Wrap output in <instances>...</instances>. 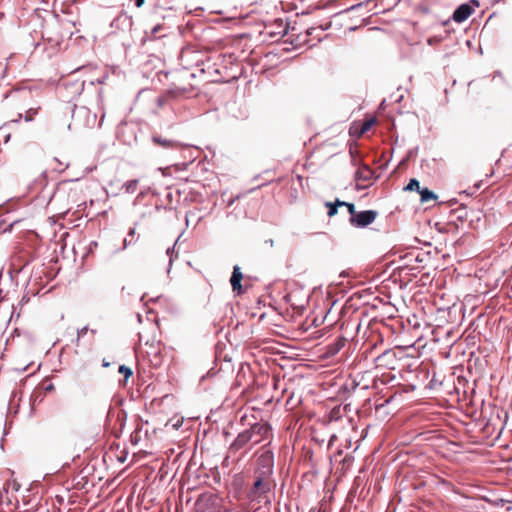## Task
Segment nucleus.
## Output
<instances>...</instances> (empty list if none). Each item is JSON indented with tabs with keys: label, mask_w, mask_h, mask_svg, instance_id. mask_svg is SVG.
I'll return each mask as SVG.
<instances>
[{
	"label": "nucleus",
	"mask_w": 512,
	"mask_h": 512,
	"mask_svg": "<svg viewBox=\"0 0 512 512\" xmlns=\"http://www.w3.org/2000/svg\"><path fill=\"white\" fill-rule=\"evenodd\" d=\"M36 114H37V109L31 108V109L27 110V112L24 116V120L26 122H31L34 119Z\"/></svg>",
	"instance_id": "nucleus-24"
},
{
	"label": "nucleus",
	"mask_w": 512,
	"mask_h": 512,
	"mask_svg": "<svg viewBox=\"0 0 512 512\" xmlns=\"http://www.w3.org/2000/svg\"><path fill=\"white\" fill-rule=\"evenodd\" d=\"M248 443H252L251 433L248 429L240 432L229 446V453H237L243 449Z\"/></svg>",
	"instance_id": "nucleus-11"
},
{
	"label": "nucleus",
	"mask_w": 512,
	"mask_h": 512,
	"mask_svg": "<svg viewBox=\"0 0 512 512\" xmlns=\"http://www.w3.org/2000/svg\"><path fill=\"white\" fill-rule=\"evenodd\" d=\"M90 332L95 335L96 334V330L95 329H91Z\"/></svg>",
	"instance_id": "nucleus-43"
},
{
	"label": "nucleus",
	"mask_w": 512,
	"mask_h": 512,
	"mask_svg": "<svg viewBox=\"0 0 512 512\" xmlns=\"http://www.w3.org/2000/svg\"><path fill=\"white\" fill-rule=\"evenodd\" d=\"M374 123H375V119L374 118H370V119L365 120L362 123V126H361V133L367 132L372 127V125Z\"/></svg>",
	"instance_id": "nucleus-22"
},
{
	"label": "nucleus",
	"mask_w": 512,
	"mask_h": 512,
	"mask_svg": "<svg viewBox=\"0 0 512 512\" xmlns=\"http://www.w3.org/2000/svg\"><path fill=\"white\" fill-rule=\"evenodd\" d=\"M316 28H310L307 30V35H312V32L315 31Z\"/></svg>",
	"instance_id": "nucleus-39"
},
{
	"label": "nucleus",
	"mask_w": 512,
	"mask_h": 512,
	"mask_svg": "<svg viewBox=\"0 0 512 512\" xmlns=\"http://www.w3.org/2000/svg\"><path fill=\"white\" fill-rule=\"evenodd\" d=\"M88 331L89 328L87 326L77 330L76 345H79L81 338L84 337Z\"/></svg>",
	"instance_id": "nucleus-23"
},
{
	"label": "nucleus",
	"mask_w": 512,
	"mask_h": 512,
	"mask_svg": "<svg viewBox=\"0 0 512 512\" xmlns=\"http://www.w3.org/2000/svg\"><path fill=\"white\" fill-rule=\"evenodd\" d=\"M151 141L154 145L168 151H179L184 148L180 142L168 139L159 134H153Z\"/></svg>",
	"instance_id": "nucleus-9"
},
{
	"label": "nucleus",
	"mask_w": 512,
	"mask_h": 512,
	"mask_svg": "<svg viewBox=\"0 0 512 512\" xmlns=\"http://www.w3.org/2000/svg\"><path fill=\"white\" fill-rule=\"evenodd\" d=\"M133 25L132 17L127 13H120L114 20L111 22V28H115L118 30H130Z\"/></svg>",
	"instance_id": "nucleus-12"
},
{
	"label": "nucleus",
	"mask_w": 512,
	"mask_h": 512,
	"mask_svg": "<svg viewBox=\"0 0 512 512\" xmlns=\"http://www.w3.org/2000/svg\"><path fill=\"white\" fill-rule=\"evenodd\" d=\"M138 240V237L136 236V229L135 227H132L129 229L127 237L123 240V246L119 249V251H123L127 249L132 244H135Z\"/></svg>",
	"instance_id": "nucleus-15"
},
{
	"label": "nucleus",
	"mask_w": 512,
	"mask_h": 512,
	"mask_svg": "<svg viewBox=\"0 0 512 512\" xmlns=\"http://www.w3.org/2000/svg\"><path fill=\"white\" fill-rule=\"evenodd\" d=\"M418 193L420 194L421 202L423 203L437 199V195L433 191L429 190L427 187L421 188L418 191Z\"/></svg>",
	"instance_id": "nucleus-16"
},
{
	"label": "nucleus",
	"mask_w": 512,
	"mask_h": 512,
	"mask_svg": "<svg viewBox=\"0 0 512 512\" xmlns=\"http://www.w3.org/2000/svg\"><path fill=\"white\" fill-rule=\"evenodd\" d=\"M162 29V26L161 25H156L152 31H151V36L152 37H156V34L158 31H160Z\"/></svg>",
	"instance_id": "nucleus-30"
},
{
	"label": "nucleus",
	"mask_w": 512,
	"mask_h": 512,
	"mask_svg": "<svg viewBox=\"0 0 512 512\" xmlns=\"http://www.w3.org/2000/svg\"><path fill=\"white\" fill-rule=\"evenodd\" d=\"M3 128H0V133L2 132Z\"/></svg>",
	"instance_id": "nucleus-44"
},
{
	"label": "nucleus",
	"mask_w": 512,
	"mask_h": 512,
	"mask_svg": "<svg viewBox=\"0 0 512 512\" xmlns=\"http://www.w3.org/2000/svg\"><path fill=\"white\" fill-rule=\"evenodd\" d=\"M347 202L345 201H341L340 199H336L334 204L337 206V207H341V206H345Z\"/></svg>",
	"instance_id": "nucleus-31"
},
{
	"label": "nucleus",
	"mask_w": 512,
	"mask_h": 512,
	"mask_svg": "<svg viewBox=\"0 0 512 512\" xmlns=\"http://www.w3.org/2000/svg\"><path fill=\"white\" fill-rule=\"evenodd\" d=\"M356 187H357L358 190H363V189L367 188L368 185H360V184L357 183Z\"/></svg>",
	"instance_id": "nucleus-38"
},
{
	"label": "nucleus",
	"mask_w": 512,
	"mask_h": 512,
	"mask_svg": "<svg viewBox=\"0 0 512 512\" xmlns=\"http://www.w3.org/2000/svg\"><path fill=\"white\" fill-rule=\"evenodd\" d=\"M44 390L46 392H51L54 390V385L52 383H49L47 386L44 387Z\"/></svg>",
	"instance_id": "nucleus-33"
},
{
	"label": "nucleus",
	"mask_w": 512,
	"mask_h": 512,
	"mask_svg": "<svg viewBox=\"0 0 512 512\" xmlns=\"http://www.w3.org/2000/svg\"><path fill=\"white\" fill-rule=\"evenodd\" d=\"M174 253H175V244L172 247H168L166 250V254L169 256V267L172 266L173 259H174ZM170 268H168L169 270Z\"/></svg>",
	"instance_id": "nucleus-26"
},
{
	"label": "nucleus",
	"mask_w": 512,
	"mask_h": 512,
	"mask_svg": "<svg viewBox=\"0 0 512 512\" xmlns=\"http://www.w3.org/2000/svg\"><path fill=\"white\" fill-rule=\"evenodd\" d=\"M137 186H138V180L137 179H133V180H129V181L125 182L122 185V189L127 194H133V193L136 192Z\"/></svg>",
	"instance_id": "nucleus-18"
},
{
	"label": "nucleus",
	"mask_w": 512,
	"mask_h": 512,
	"mask_svg": "<svg viewBox=\"0 0 512 512\" xmlns=\"http://www.w3.org/2000/svg\"><path fill=\"white\" fill-rule=\"evenodd\" d=\"M72 119L75 125L93 127L96 123L97 116L85 106L78 107L74 105L72 109Z\"/></svg>",
	"instance_id": "nucleus-3"
},
{
	"label": "nucleus",
	"mask_w": 512,
	"mask_h": 512,
	"mask_svg": "<svg viewBox=\"0 0 512 512\" xmlns=\"http://www.w3.org/2000/svg\"><path fill=\"white\" fill-rule=\"evenodd\" d=\"M74 87H75V93H77L79 95V94H81V92L84 89V82H76V83H74Z\"/></svg>",
	"instance_id": "nucleus-28"
},
{
	"label": "nucleus",
	"mask_w": 512,
	"mask_h": 512,
	"mask_svg": "<svg viewBox=\"0 0 512 512\" xmlns=\"http://www.w3.org/2000/svg\"><path fill=\"white\" fill-rule=\"evenodd\" d=\"M376 178L375 171L367 166L366 164H361L355 172V180L370 182Z\"/></svg>",
	"instance_id": "nucleus-14"
},
{
	"label": "nucleus",
	"mask_w": 512,
	"mask_h": 512,
	"mask_svg": "<svg viewBox=\"0 0 512 512\" xmlns=\"http://www.w3.org/2000/svg\"><path fill=\"white\" fill-rule=\"evenodd\" d=\"M251 433L252 444L256 445L268 438L271 426L267 422H256L248 428Z\"/></svg>",
	"instance_id": "nucleus-6"
},
{
	"label": "nucleus",
	"mask_w": 512,
	"mask_h": 512,
	"mask_svg": "<svg viewBox=\"0 0 512 512\" xmlns=\"http://www.w3.org/2000/svg\"><path fill=\"white\" fill-rule=\"evenodd\" d=\"M269 35H275V34H278V35H281V34H284L285 33V27H283L282 31H278L277 33H273V32H268Z\"/></svg>",
	"instance_id": "nucleus-37"
},
{
	"label": "nucleus",
	"mask_w": 512,
	"mask_h": 512,
	"mask_svg": "<svg viewBox=\"0 0 512 512\" xmlns=\"http://www.w3.org/2000/svg\"><path fill=\"white\" fill-rule=\"evenodd\" d=\"M180 60L185 70L190 69L192 67L191 62L194 61L195 66L199 68L198 70L200 74L204 77L205 81H219V70L217 68H214V64L211 63L210 59H201L200 54L198 52L183 50L181 52Z\"/></svg>",
	"instance_id": "nucleus-1"
},
{
	"label": "nucleus",
	"mask_w": 512,
	"mask_h": 512,
	"mask_svg": "<svg viewBox=\"0 0 512 512\" xmlns=\"http://www.w3.org/2000/svg\"><path fill=\"white\" fill-rule=\"evenodd\" d=\"M42 400H43V396H41V395L33 394L31 397L32 405H35L36 402H41Z\"/></svg>",
	"instance_id": "nucleus-29"
},
{
	"label": "nucleus",
	"mask_w": 512,
	"mask_h": 512,
	"mask_svg": "<svg viewBox=\"0 0 512 512\" xmlns=\"http://www.w3.org/2000/svg\"><path fill=\"white\" fill-rule=\"evenodd\" d=\"M336 438L337 437L335 434L331 435L329 442H328V448L333 444V442L336 440Z\"/></svg>",
	"instance_id": "nucleus-35"
},
{
	"label": "nucleus",
	"mask_w": 512,
	"mask_h": 512,
	"mask_svg": "<svg viewBox=\"0 0 512 512\" xmlns=\"http://www.w3.org/2000/svg\"><path fill=\"white\" fill-rule=\"evenodd\" d=\"M345 207L347 208L348 210V213L350 214V218H353L354 215L357 213L356 209H355V205L353 203H349L347 202L345 204Z\"/></svg>",
	"instance_id": "nucleus-27"
},
{
	"label": "nucleus",
	"mask_w": 512,
	"mask_h": 512,
	"mask_svg": "<svg viewBox=\"0 0 512 512\" xmlns=\"http://www.w3.org/2000/svg\"><path fill=\"white\" fill-rule=\"evenodd\" d=\"M400 0H378L376 6H380L382 11L388 10L399 3Z\"/></svg>",
	"instance_id": "nucleus-19"
},
{
	"label": "nucleus",
	"mask_w": 512,
	"mask_h": 512,
	"mask_svg": "<svg viewBox=\"0 0 512 512\" xmlns=\"http://www.w3.org/2000/svg\"><path fill=\"white\" fill-rule=\"evenodd\" d=\"M326 207L328 208V216L333 217L337 214L338 207L334 204V202H326Z\"/></svg>",
	"instance_id": "nucleus-21"
},
{
	"label": "nucleus",
	"mask_w": 512,
	"mask_h": 512,
	"mask_svg": "<svg viewBox=\"0 0 512 512\" xmlns=\"http://www.w3.org/2000/svg\"><path fill=\"white\" fill-rule=\"evenodd\" d=\"M189 77H190V78H195V77H196V73H194V72L190 73V74H189Z\"/></svg>",
	"instance_id": "nucleus-42"
},
{
	"label": "nucleus",
	"mask_w": 512,
	"mask_h": 512,
	"mask_svg": "<svg viewBox=\"0 0 512 512\" xmlns=\"http://www.w3.org/2000/svg\"><path fill=\"white\" fill-rule=\"evenodd\" d=\"M421 189L420 182L417 179H411L408 185L405 187V190L417 192Z\"/></svg>",
	"instance_id": "nucleus-20"
},
{
	"label": "nucleus",
	"mask_w": 512,
	"mask_h": 512,
	"mask_svg": "<svg viewBox=\"0 0 512 512\" xmlns=\"http://www.w3.org/2000/svg\"><path fill=\"white\" fill-rule=\"evenodd\" d=\"M242 279H243V274L241 272V269L238 265H235L233 267V272H232V275L230 278V283H231L233 292H235L237 295H241L244 293V289L241 284Z\"/></svg>",
	"instance_id": "nucleus-13"
},
{
	"label": "nucleus",
	"mask_w": 512,
	"mask_h": 512,
	"mask_svg": "<svg viewBox=\"0 0 512 512\" xmlns=\"http://www.w3.org/2000/svg\"><path fill=\"white\" fill-rule=\"evenodd\" d=\"M266 243L269 244L270 246H273L274 241L272 239H269V240H266Z\"/></svg>",
	"instance_id": "nucleus-41"
},
{
	"label": "nucleus",
	"mask_w": 512,
	"mask_h": 512,
	"mask_svg": "<svg viewBox=\"0 0 512 512\" xmlns=\"http://www.w3.org/2000/svg\"><path fill=\"white\" fill-rule=\"evenodd\" d=\"M144 2H145V0H136V1H135V5H136L137 7H141V6L144 4Z\"/></svg>",
	"instance_id": "nucleus-36"
},
{
	"label": "nucleus",
	"mask_w": 512,
	"mask_h": 512,
	"mask_svg": "<svg viewBox=\"0 0 512 512\" xmlns=\"http://www.w3.org/2000/svg\"><path fill=\"white\" fill-rule=\"evenodd\" d=\"M378 216L376 210H365L357 212L353 218L349 219L352 226L357 228H364L373 223Z\"/></svg>",
	"instance_id": "nucleus-5"
},
{
	"label": "nucleus",
	"mask_w": 512,
	"mask_h": 512,
	"mask_svg": "<svg viewBox=\"0 0 512 512\" xmlns=\"http://www.w3.org/2000/svg\"><path fill=\"white\" fill-rule=\"evenodd\" d=\"M119 373L123 374L125 376V378L128 379L132 375L133 372L129 367H127L125 365H121L119 367Z\"/></svg>",
	"instance_id": "nucleus-25"
},
{
	"label": "nucleus",
	"mask_w": 512,
	"mask_h": 512,
	"mask_svg": "<svg viewBox=\"0 0 512 512\" xmlns=\"http://www.w3.org/2000/svg\"><path fill=\"white\" fill-rule=\"evenodd\" d=\"M396 362V354L393 350L390 349L385 350L380 355L374 358V363L376 367L394 369V365Z\"/></svg>",
	"instance_id": "nucleus-10"
},
{
	"label": "nucleus",
	"mask_w": 512,
	"mask_h": 512,
	"mask_svg": "<svg viewBox=\"0 0 512 512\" xmlns=\"http://www.w3.org/2000/svg\"><path fill=\"white\" fill-rule=\"evenodd\" d=\"M272 460L273 457L271 454H263L260 457L259 461L266 465L267 470L261 473H259L258 471L256 472L258 475L254 481L252 488L247 494V497L250 500V502H256L260 504L262 499L270 491V483L264 480V475H269L272 473Z\"/></svg>",
	"instance_id": "nucleus-2"
},
{
	"label": "nucleus",
	"mask_w": 512,
	"mask_h": 512,
	"mask_svg": "<svg viewBox=\"0 0 512 512\" xmlns=\"http://www.w3.org/2000/svg\"><path fill=\"white\" fill-rule=\"evenodd\" d=\"M98 246V243L96 241H91L89 244V251L92 252L94 248Z\"/></svg>",
	"instance_id": "nucleus-32"
},
{
	"label": "nucleus",
	"mask_w": 512,
	"mask_h": 512,
	"mask_svg": "<svg viewBox=\"0 0 512 512\" xmlns=\"http://www.w3.org/2000/svg\"><path fill=\"white\" fill-rule=\"evenodd\" d=\"M364 5H365V3H364V2H362V3H359V4H357V5H353V6H351L348 10L358 9V8H360V7L364 6Z\"/></svg>",
	"instance_id": "nucleus-34"
},
{
	"label": "nucleus",
	"mask_w": 512,
	"mask_h": 512,
	"mask_svg": "<svg viewBox=\"0 0 512 512\" xmlns=\"http://www.w3.org/2000/svg\"><path fill=\"white\" fill-rule=\"evenodd\" d=\"M189 89L187 87H172L166 90L161 96L157 99V105L159 107H162L166 104H168L171 100L178 99L185 95Z\"/></svg>",
	"instance_id": "nucleus-8"
},
{
	"label": "nucleus",
	"mask_w": 512,
	"mask_h": 512,
	"mask_svg": "<svg viewBox=\"0 0 512 512\" xmlns=\"http://www.w3.org/2000/svg\"><path fill=\"white\" fill-rule=\"evenodd\" d=\"M346 343V338L344 337H338L332 344L329 346V351L333 354L340 351Z\"/></svg>",
	"instance_id": "nucleus-17"
},
{
	"label": "nucleus",
	"mask_w": 512,
	"mask_h": 512,
	"mask_svg": "<svg viewBox=\"0 0 512 512\" xmlns=\"http://www.w3.org/2000/svg\"><path fill=\"white\" fill-rule=\"evenodd\" d=\"M22 117H23V115L20 113V114L18 115V118H17V119H15V120H13V122H16V123H17V122H19V121L22 119Z\"/></svg>",
	"instance_id": "nucleus-40"
},
{
	"label": "nucleus",
	"mask_w": 512,
	"mask_h": 512,
	"mask_svg": "<svg viewBox=\"0 0 512 512\" xmlns=\"http://www.w3.org/2000/svg\"><path fill=\"white\" fill-rule=\"evenodd\" d=\"M472 5L478 7L479 1L470 0L469 3H463L459 5L452 14V20L456 23H462L466 21L474 11Z\"/></svg>",
	"instance_id": "nucleus-7"
},
{
	"label": "nucleus",
	"mask_w": 512,
	"mask_h": 512,
	"mask_svg": "<svg viewBox=\"0 0 512 512\" xmlns=\"http://www.w3.org/2000/svg\"><path fill=\"white\" fill-rule=\"evenodd\" d=\"M20 489V485L15 480H8L3 485L0 491V505L6 506L10 510L16 508L14 501L17 503V498L13 493Z\"/></svg>",
	"instance_id": "nucleus-4"
}]
</instances>
